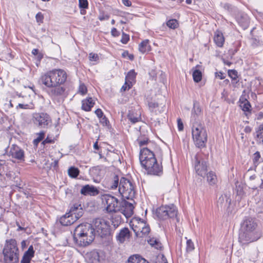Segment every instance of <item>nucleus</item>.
<instances>
[{
	"mask_svg": "<svg viewBox=\"0 0 263 263\" xmlns=\"http://www.w3.org/2000/svg\"><path fill=\"white\" fill-rule=\"evenodd\" d=\"M148 243L157 249H160L162 247L161 243L159 240L155 238H151L147 240Z\"/></svg>",
	"mask_w": 263,
	"mask_h": 263,
	"instance_id": "32",
	"label": "nucleus"
},
{
	"mask_svg": "<svg viewBox=\"0 0 263 263\" xmlns=\"http://www.w3.org/2000/svg\"><path fill=\"white\" fill-rule=\"evenodd\" d=\"M138 143L140 146H144L148 143V140L147 138H144L143 140H141L140 138L137 139Z\"/></svg>",
	"mask_w": 263,
	"mask_h": 263,
	"instance_id": "49",
	"label": "nucleus"
},
{
	"mask_svg": "<svg viewBox=\"0 0 263 263\" xmlns=\"http://www.w3.org/2000/svg\"><path fill=\"white\" fill-rule=\"evenodd\" d=\"M100 119V122L103 125H107V124L109 123V121L107 119V118L105 116H103L102 117H101Z\"/></svg>",
	"mask_w": 263,
	"mask_h": 263,
	"instance_id": "50",
	"label": "nucleus"
},
{
	"mask_svg": "<svg viewBox=\"0 0 263 263\" xmlns=\"http://www.w3.org/2000/svg\"><path fill=\"white\" fill-rule=\"evenodd\" d=\"M91 225L95 232L98 234L101 237L110 234V226L109 222L103 218H97L93 220Z\"/></svg>",
	"mask_w": 263,
	"mask_h": 263,
	"instance_id": "7",
	"label": "nucleus"
},
{
	"mask_svg": "<svg viewBox=\"0 0 263 263\" xmlns=\"http://www.w3.org/2000/svg\"><path fill=\"white\" fill-rule=\"evenodd\" d=\"M119 192L123 198L132 199L135 195L134 186L128 179L122 177L119 185Z\"/></svg>",
	"mask_w": 263,
	"mask_h": 263,
	"instance_id": "8",
	"label": "nucleus"
},
{
	"mask_svg": "<svg viewBox=\"0 0 263 263\" xmlns=\"http://www.w3.org/2000/svg\"><path fill=\"white\" fill-rule=\"evenodd\" d=\"M80 193L84 196H95L99 194V191L93 185L86 184L82 186Z\"/></svg>",
	"mask_w": 263,
	"mask_h": 263,
	"instance_id": "15",
	"label": "nucleus"
},
{
	"mask_svg": "<svg viewBox=\"0 0 263 263\" xmlns=\"http://www.w3.org/2000/svg\"><path fill=\"white\" fill-rule=\"evenodd\" d=\"M80 173L79 169L74 166L70 167L68 171L69 176L71 178H76L78 177Z\"/></svg>",
	"mask_w": 263,
	"mask_h": 263,
	"instance_id": "35",
	"label": "nucleus"
},
{
	"mask_svg": "<svg viewBox=\"0 0 263 263\" xmlns=\"http://www.w3.org/2000/svg\"><path fill=\"white\" fill-rule=\"evenodd\" d=\"M34 251L33 250V246L31 245L29 246L27 251L24 253L23 257L31 260V259L34 256Z\"/></svg>",
	"mask_w": 263,
	"mask_h": 263,
	"instance_id": "31",
	"label": "nucleus"
},
{
	"mask_svg": "<svg viewBox=\"0 0 263 263\" xmlns=\"http://www.w3.org/2000/svg\"><path fill=\"white\" fill-rule=\"evenodd\" d=\"M240 106L245 112H250L251 111V105L248 101H245L244 103L240 105Z\"/></svg>",
	"mask_w": 263,
	"mask_h": 263,
	"instance_id": "38",
	"label": "nucleus"
},
{
	"mask_svg": "<svg viewBox=\"0 0 263 263\" xmlns=\"http://www.w3.org/2000/svg\"><path fill=\"white\" fill-rule=\"evenodd\" d=\"M4 263H18L20 252L14 239H7L3 250Z\"/></svg>",
	"mask_w": 263,
	"mask_h": 263,
	"instance_id": "5",
	"label": "nucleus"
},
{
	"mask_svg": "<svg viewBox=\"0 0 263 263\" xmlns=\"http://www.w3.org/2000/svg\"><path fill=\"white\" fill-rule=\"evenodd\" d=\"M225 199L227 200V195H222L218 198L217 202H218V204H220L221 205L224 202Z\"/></svg>",
	"mask_w": 263,
	"mask_h": 263,
	"instance_id": "52",
	"label": "nucleus"
},
{
	"mask_svg": "<svg viewBox=\"0 0 263 263\" xmlns=\"http://www.w3.org/2000/svg\"><path fill=\"white\" fill-rule=\"evenodd\" d=\"M228 75L232 80H236L238 78V72L234 69L229 70Z\"/></svg>",
	"mask_w": 263,
	"mask_h": 263,
	"instance_id": "40",
	"label": "nucleus"
},
{
	"mask_svg": "<svg viewBox=\"0 0 263 263\" xmlns=\"http://www.w3.org/2000/svg\"><path fill=\"white\" fill-rule=\"evenodd\" d=\"M129 40V35L125 33L124 32H122V38L121 40V42L124 44H126Z\"/></svg>",
	"mask_w": 263,
	"mask_h": 263,
	"instance_id": "43",
	"label": "nucleus"
},
{
	"mask_svg": "<svg viewBox=\"0 0 263 263\" xmlns=\"http://www.w3.org/2000/svg\"><path fill=\"white\" fill-rule=\"evenodd\" d=\"M146 170L147 174L149 175H156L160 176L163 174V167L161 164H159L156 160L154 162L151 163L149 168L147 166V165L143 166Z\"/></svg>",
	"mask_w": 263,
	"mask_h": 263,
	"instance_id": "14",
	"label": "nucleus"
},
{
	"mask_svg": "<svg viewBox=\"0 0 263 263\" xmlns=\"http://www.w3.org/2000/svg\"><path fill=\"white\" fill-rule=\"evenodd\" d=\"M45 136V133L41 132L37 134V137L33 140L34 145L37 146L40 142H41L44 139Z\"/></svg>",
	"mask_w": 263,
	"mask_h": 263,
	"instance_id": "39",
	"label": "nucleus"
},
{
	"mask_svg": "<svg viewBox=\"0 0 263 263\" xmlns=\"http://www.w3.org/2000/svg\"><path fill=\"white\" fill-rule=\"evenodd\" d=\"M95 104V102L92 98H87L82 101V109L86 111H89Z\"/></svg>",
	"mask_w": 263,
	"mask_h": 263,
	"instance_id": "24",
	"label": "nucleus"
},
{
	"mask_svg": "<svg viewBox=\"0 0 263 263\" xmlns=\"http://www.w3.org/2000/svg\"><path fill=\"white\" fill-rule=\"evenodd\" d=\"M35 18L37 23H42L44 18L43 15L41 12H39L36 14Z\"/></svg>",
	"mask_w": 263,
	"mask_h": 263,
	"instance_id": "48",
	"label": "nucleus"
},
{
	"mask_svg": "<svg viewBox=\"0 0 263 263\" xmlns=\"http://www.w3.org/2000/svg\"><path fill=\"white\" fill-rule=\"evenodd\" d=\"M98 18L101 21L108 20L109 18V15L108 14H102L99 16Z\"/></svg>",
	"mask_w": 263,
	"mask_h": 263,
	"instance_id": "53",
	"label": "nucleus"
},
{
	"mask_svg": "<svg viewBox=\"0 0 263 263\" xmlns=\"http://www.w3.org/2000/svg\"><path fill=\"white\" fill-rule=\"evenodd\" d=\"M177 126L178 129L179 131H182L183 130L184 126L183 122L180 118H178L177 119Z\"/></svg>",
	"mask_w": 263,
	"mask_h": 263,
	"instance_id": "51",
	"label": "nucleus"
},
{
	"mask_svg": "<svg viewBox=\"0 0 263 263\" xmlns=\"http://www.w3.org/2000/svg\"><path fill=\"white\" fill-rule=\"evenodd\" d=\"M194 249V243L191 239H189L186 241V250L187 252H191Z\"/></svg>",
	"mask_w": 263,
	"mask_h": 263,
	"instance_id": "41",
	"label": "nucleus"
},
{
	"mask_svg": "<svg viewBox=\"0 0 263 263\" xmlns=\"http://www.w3.org/2000/svg\"><path fill=\"white\" fill-rule=\"evenodd\" d=\"M31 260L22 257L21 263H30Z\"/></svg>",
	"mask_w": 263,
	"mask_h": 263,
	"instance_id": "64",
	"label": "nucleus"
},
{
	"mask_svg": "<svg viewBox=\"0 0 263 263\" xmlns=\"http://www.w3.org/2000/svg\"><path fill=\"white\" fill-rule=\"evenodd\" d=\"M89 59L91 61L96 62L99 60V56L96 53H90L89 54Z\"/></svg>",
	"mask_w": 263,
	"mask_h": 263,
	"instance_id": "47",
	"label": "nucleus"
},
{
	"mask_svg": "<svg viewBox=\"0 0 263 263\" xmlns=\"http://www.w3.org/2000/svg\"><path fill=\"white\" fill-rule=\"evenodd\" d=\"M127 118L132 123L135 124L141 120V112L136 110H130L127 114Z\"/></svg>",
	"mask_w": 263,
	"mask_h": 263,
	"instance_id": "19",
	"label": "nucleus"
},
{
	"mask_svg": "<svg viewBox=\"0 0 263 263\" xmlns=\"http://www.w3.org/2000/svg\"><path fill=\"white\" fill-rule=\"evenodd\" d=\"M157 259L158 261L155 263H168L166 257L163 254L158 255Z\"/></svg>",
	"mask_w": 263,
	"mask_h": 263,
	"instance_id": "42",
	"label": "nucleus"
},
{
	"mask_svg": "<svg viewBox=\"0 0 263 263\" xmlns=\"http://www.w3.org/2000/svg\"><path fill=\"white\" fill-rule=\"evenodd\" d=\"M156 159L154 153L148 148L145 147L141 149L139 159L143 167L147 165L149 168L151 163L154 162Z\"/></svg>",
	"mask_w": 263,
	"mask_h": 263,
	"instance_id": "11",
	"label": "nucleus"
},
{
	"mask_svg": "<svg viewBox=\"0 0 263 263\" xmlns=\"http://www.w3.org/2000/svg\"><path fill=\"white\" fill-rule=\"evenodd\" d=\"M192 137L195 145L198 148L205 146L207 134L203 124L192 125Z\"/></svg>",
	"mask_w": 263,
	"mask_h": 263,
	"instance_id": "6",
	"label": "nucleus"
},
{
	"mask_svg": "<svg viewBox=\"0 0 263 263\" xmlns=\"http://www.w3.org/2000/svg\"><path fill=\"white\" fill-rule=\"evenodd\" d=\"M136 76V73L134 70H130L126 76L125 81L130 83V84H128V89L132 87V83L135 81Z\"/></svg>",
	"mask_w": 263,
	"mask_h": 263,
	"instance_id": "28",
	"label": "nucleus"
},
{
	"mask_svg": "<svg viewBox=\"0 0 263 263\" xmlns=\"http://www.w3.org/2000/svg\"><path fill=\"white\" fill-rule=\"evenodd\" d=\"M54 142L53 140L49 138V137H47L43 141L42 144L45 145L47 143H52Z\"/></svg>",
	"mask_w": 263,
	"mask_h": 263,
	"instance_id": "59",
	"label": "nucleus"
},
{
	"mask_svg": "<svg viewBox=\"0 0 263 263\" xmlns=\"http://www.w3.org/2000/svg\"><path fill=\"white\" fill-rule=\"evenodd\" d=\"M67 74L62 69H54L43 74L40 78L39 82L42 85L50 88L48 93L51 97L62 96L65 88L61 86L66 81Z\"/></svg>",
	"mask_w": 263,
	"mask_h": 263,
	"instance_id": "1",
	"label": "nucleus"
},
{
	"mask_svg": "<svg viewBox=\"0 0 263 263\" xmlns=\"http://www.w3.org/2000/svg\"><path fill=\"white\" fill-rule=\"evenodd\" d=\"M9 153L13 158L18 160H22L24 156V151L17 146H13Z\"/></svg>",
	"mask_w": 263,
	"mask_h": 263,
	"instance_id": "22",
	"label": "nucleus"
},
{
	"mask_svg": "<svg viewBox=\"0 0 263 263\" xmlns=\"http://www.w3.org/2000/svg\"><path fill=\"white\" fill-rule=\"evenodd\" d=\"M87 0H79V7L81 8L86 9L88 7Z\"/></svg>",
	"mask_w": 263,
	"mask_h": 263,
	"instance_id": "46",
	"label": "nucleus"
},
{
	"mask_svg": "<svg viewBox=\"0 0 263 263\" xmlns=\"http://www.w3.org/2000/svg\"><path fill=\"white\" fill-rule=\"evenodd\" d=\"M95 112L99 118H100L101 117L104 116L103 111L100 108L96 109Z\"/></svg>",
	"mask_w": 263,
	"mask_h": 263,
	"instance_id": "57",
	"label": "nucleus"
},
{
	"mask_svg": "<svg viewBox=\"0 0 263 263\" xmlns=\"http://www.w3.org/2000/svg\"><path fill=\"white\" fill-rule=\"evenodd\" d=\"M132 229L135 232L136 235H139L140 229L141 228H144L148 225L141 219H135L132 221Z\"/></svg>",
	"mask_w": 263,
	"mask_h": 263,
	"instance_id": "18",
	"label": "nucleus"
},
{
	"mask_svg": "<svg viewBox=\"0 0 263 263\" xmlns=\"http://www.w3.org/2000/svg\"><path fill=\"white\" fill-rule=\"evenodd\" d=\"M94 238L93 229L90 223L79 224L74 231V240L80 247L89 245L93 240Z\"/></svg>",
	"mask_w": 263,
	"mask_h": 263,
	"instance_id": "4",
	"label": "nucleus"
},
{
	"mask_svg": "<svg viewBox=\"0 0 263 263\" xmlns=\"http://www.w3.org/2000/svg\"><path fill=\"white\" fill-rule=\"evenodd\" d=\"M193 78L194 81L196 82H199L202 79V73L201 72L198 70L196 69L193 72Z\"/></svg>",
	"mask_w": 263,
	"mask_h": 263,
	"instance_id": "36",
	"label": "nucleus"
},
{
	"mask_svg": "<svg viewBox=\"0 0 263 263\" xmlns=\"http://www.w3.org/2000/svg\"><path fill=\"white\" fill-rule=\"evenodd\" d=\"M127 263H148V262L139 255L135 254L129 257Z\"/></svg>",
	"mask_w": 263,
	"mask_h": 263,
	"instance_id": "26",
	"label": "nucleus"
},
{
	"mask_svg": "<svg viewBox=\"0 0 263 263\" xmlns=\"http://www.w3.org/2000/svg\"><path fill=\"white\" fill-rule=\"evenodd\" d=\"M119 180L118 176L114 174L112 177H110L106 182V186L109 189H116L119 185Z\"/></svg>",
	"mask_w": 263,
	"mask_h": 263,
	"instance_id": "23",
	"label": "nucleus"
},
{
	"mask_svg": "<svg viewBox=\"0 0 263 263\" xmlns=\"http://www.w3.org/2000/svg\"><path fill=\"white\" fill-rule=\"evenodd\" d=\"M70 213L73 214V216L79 219L83 215V210L81 204H74L70 210Z\"/></svg>",
	"mask_w": 263,
	"mask_h": 263,
	"instance_id": "21",
	"label": "nucleus"
},
{
	"mask_svg": "<svg viewBox=\"0 0 263 263\" xmlns=\"http://www.w3.org/2000/svg\"><path fill=\"white\" fill-rule=\"evenodd\" d=\"M128 84H130V83L125 81V84L122 86V87L121 88V91H125L127 89H128Z\"/></svg>",
	"mask_w": 263,
	"mask_h": 263,
	"instance_id": "58",
	"label": "nucleus"
},
{
	"mask_svg": "<svg viewBox=\"0 0 263 263\" xmlns=\"http://www.w3.org/2000/svg\"><path fill=\"white\" fill-rule=\"evenodd\" d=\"M111 35L115 37H117L120 35V32L117 30L116 28H113L111 30Z\"/></svg>",
	"mask_w": 263,
	"mask_h": 263,
	"instance_id": "55",
	"label": "nucleus"
},
{
	"mask_svg": "<svg viewBox=\"0 0 263 263\" xmlns=\"http://www.w3.org/2000/svg\"><path fill=\"white\" fill-rule=\"evenodd\" d=\"M207 181L211 185H215L217 183V178L215 173L212 171L206 173Z\"/></svg>",
	"mask_w": 263,
	"mask_h": 263,
	"instance_id": "27",
	"label": "nucleus"
},
{
	"mask_svg": "<svg viewBox=\"0 0 263 263\" xmlns=\"http://www.w3.org/2000/svg\"><path fill=\"white\" fill-rule=\"evenodd\" d=\"M252 160L254 166L256 167L259 164L263 161L259 152H256L253 155Z\"/></svg>",
	"mask_w": 263,
	"mask_h": 263,
	"instance_id": "30",
	"label": "nucleus"
},
{
	"mask_svg": "<svg viewBox=\"0 0 263 263\" xmlns=\"http://www.w3.org/2000/svg\"><path fill=\"white\" fill-rule=\"evenodd\" d=\"M32 120L34 124L40 128H47L52 122L50 116L44 112L34 114Z\"/></svg>",
	"mask_w": 263,
	"mask_h": 263,
	"instance_id": "10",
	"label": "nucleus"
},
{
	"mask_svg": "<svg viewBox=\"0 0 263 263\" xmlns=\"http://www.w3.org/2000/svg\"><path fill=\"white\" fill-rule=\"evenodd\" d=\"M224 73L222 72H216L215 76L216 77H218L220 80H223L225 78V76H224Z\"/></svg>",
	"mask_w": 263,
	"mask_h": 263,
	"instance_id": "60",
	"label": "nucleus"
},
{
	"mask_svg": "<svg viewBox=\"0 0 263 263\" xmlns=\"http://www.w3.org/2000/svg\"><path fill=\"white\" fill-rule=\"evenodd\" d=\"M254 139L258 145L263 147V123L255 128Z\"/></svg>",
	"mask_w": 263,
	"mask_h": 263,
	"instance_id": "17",
	"label": "nucleus"
},
{
	"mask_svg": "<svg viewBox=\"0 0 263 263\" xmlns=\"http://www.w3.org/2000/svg\"><path fill=\"white\" fill-rule=\"evenodd\" d=\"M177 210L173 204L162 205L156 209V215L160 220L174 218L177 216Z\"/></svg>",
	"mask_w": 263,
	"mask_h": 263,
	"instance_id": "9",
	"label": "nucleus"
},
{
	"mask_svg": "<svg viewBox=\"0 0 263 263\" xmlns=\"http://www.w3.org/2000/svg\"><path fill=\"white\" fill-rule=\"evenodd\" d=\"M139 235H136L138 237H144L147 236L150 232V228L148 226L140 229Z\"/></svg>",
	"mask_w": 263,
	"mask_h": 263,
	"instance_id": "34",
	"label": "nucleus"
},
{
	"mask_svg": "<svg viewBox=\"0 0 263 263\" xmlns=\"http://www.w3.org/2000/svg\"><path fill=\"white\" fill-rule=\"evenodd\" d=\"M101 171L102 170L100 166H96L90 169V173L93 177H98L101 176Z\"/></svg>",
	"mask_w": 263,
	"mask_h": 263,
	"instance_id": "33",
	"label": "nucleus"
},
{
	"mask_svg": "<svg viewBox=\"0 0 263 263\" xmlns=\"http://www.w3.org/2000/svg\"><path fill=\"white\" fill-rule=\"evenodd\" d=\"M77 220L73 214L69 212L62 216L60 218V222L62 225L68 226L73 224Z\"/></svg>",
	"mask_w": 263,
	"mask_h": 263,
	"instance_id": "16",
	"label": "nucleus"
},
{
	"mask_svg": "<svg viewBox=\"0 0 263 263\" xmlns=\"http://www.w3.org/2000/svg\"><path fill=\"white\" fill-rule=\"evenodd\" d=\"M258 224L254 218L246 217L240 224L238 242L242 246H247L257 241L260 237L257 230Z\"/></svg>",
	"mask_w": 263,
	"mask_h": 263,
	"instance_id": "2",
	"label": "nucleus"
},
{
	"mask_svg": "<svg viewBox=\"0 0 263 263\" xmlns=\"http://www.w3.org/2000/svg\"><path fill=\"white\" fill-rule=\"evenodd\" d=\"M122 3L126 6L130 7L132 6V2L129 0H122Z\"/></svg>",
	"mask_w": 263,
	"mask_h": 263,
	"instance_id": "62",
	"label": "nucleus"
},
{
	"mask_svg": "<svg viewBox=\"0 0 263 263\" xmlns=\"http://www.w3.org/2000/svg\"><path fill=\"white\" fill-rule=\"evenodd\" d=\"M223 7L225 10H228L229 11L232 10V5L228 3L224 4L223 5Z\"/></svg>",
	"mask_w": 263,
	"mask_h": 263,
	"instance_id": "61",
	"label": "nucleus"
},
{
	"mask_svg": "<svg viewBox=\"0 0 263 263\" xmlns=\"http://www.w3.org/2000/svg\"><path fill=\"white\" fill-rule=\"evenodd\" d=\"M214 41L217 46L221 47L224 42V38L222 33L216 30L214 33Z\"/></svg>",
	"mask_w": 263,
	"mask_h": 263,
	"instance_id": "25",
	"label": "nucleus"
},
{
	"mask_svg": "<svg viewBox=\"0 0 263 263\" xmlns=\"http://www.w3.org/2000/svg\"><path fill=\"white\" fill-rule=\"evenodd\" d=\"M202 117V111L199 103L194 101L190 120L192 125L203 124L201 122Z\"/></svg>",
	"mask_w": 263,
	"mask_h": 263,
	"instance_id": "12",
	"label": "nucleus"
},
{
	"mask_svg": "<svg viewBox=\"0 0 263 263\" xmlns=\"http://www.w3.org/2000/svg\"><path fill=\"white\" fill-rule=\"evenodd\" d=\"M79 91L83 95L86 94L87 92V88L85 87V86H84L83 85H80V88H79Z\"/></svg>",
	"mask_w": 263,
	"mask_h": 263,
	"instance_id": "56",
	"label": "nucleus"
},
{
	"mask_svg": "<svg viewBox=\"0 0 263 263\" xmlns=\"http://www.w3.org/2000/svg\"><path fill=\"white\" fill-rule=\"evenodd\" d=\"M251 131H252V128L249 126H246L245 129H244V132L246 133H250L251 132Z\"/></svg>",
	"mask_w": 263,
	"mask_h": 263,
	"instance_id": "63",
	"label": "nucleus"
},
{
	"mask_svg": "<svg viewBox=\"0 0 263 263\" xmlns=\"http://www.w3.org/2000/svg\"><path fill=\"white\" fill-rule=\"evenodd\" d=\"M102 203L108 213L121 212L126 217L131 216L133 214L134 206L133 204L127 201L122 202V207L118 199L110 194H104L101 197Z\"/></svg>",
	"mask_w": 263,
	"mask_h": 263,
	"instance_id": "3",
	"label": "nucleus"
},
{
	"mask_svg": "<svg viewBox=\"0 0 263 263\" xmlns=\"http://www.w3.org/2000/svg\"><path fill=\"white\" fill-rule=\"evenodd\" d=\"M149 41L145 40L139 45V50L142 53H144L151 50V47L148 44Z\"/></svg>",
	"mask_w": 263,
	"mask_h": 263,
	"instance_id": "29",
	"label": "nucleus"
},
{
	"mask_svg": "<svg viewBox=\"0 0 263 263\" xmlns=\"http://www.w3.org/2000/svg\"><path fill=\"white\" fill-rule=\"evenodd\" d=\"M167 26L171 29H175L178 26V22L175 19H172L168 21L166 23Z\"/></svg>",
	"mask_w": 263,
	"mask_h": 263,
	"instance_id": "37",
	"label": "nucleus"
},
{
	"mask_svg": "<svg viewBox=\"0 0 263 263\" xmlns=\"http://www.w3.org/2000/svg\"><path fill=\"white\" fill-rule=\"evenodd\" d=\"M148 106L153 111L154 109L158 107V104L157 103L151 102L148 103Z\"/></svg>",
	"mask_w": 263,
	"mask_h": 263,
	"instance_id": "54",
	"label": "nucleus"
},
{
	"mask_svg": "<svg viewBox=\"0 0 263 263\" xmlns=\"http://www.w3.org/2000/svg\"><path fill=\"white\" fill-rule=\"evenodd\" d=\"M130 236V232L127 228L121 229L117 235L116 238L120 243H123L126 239H128Z\"/></svg>",
	"mask_w": 263,
	"mask_h": 263,
	"instance_id": "20",
	"label": "nucleus"
},
{
	"mask_svg": "<svg viewBox=\"0 0 263 263\" xmlns=\"http://www.w3.org/2000/svg\"><path fill=\"white\" fill-rule=\"evenodd\" d=\"M16 109H27L31 108L30 104H24V103H19L16 107Z\"/></svg>",
	"mask_w": 263,
	"mask_h": 263,
	"instance_id": "44",
	"label": "nucleus"
},
{
	"mask_svg": "<svg viewBox=\"0 0 263 263\" xmlns=\"http://www.w3.org/2000/svg\"><path fill=\"white\" fill-rule=\"evenodd\" d=\"M194 169L196 174L204 177L208 171L206 162L197 154L195 156Z\"/></svg>",
	"mask_w": 263,
	"mask_h": 263,
	"instance_id": "13",
	"label": "nucleus"
},
{
	"mask_svg": "<svg viewBox=\"0 0 263 263\" xmlns=\"http://www.w3.org/2000/svg\"><path fill=\"white\" fill-rule=\"evenodd\" d=\"M90 255L93 257V259L92 260V263H96L99 260V253L97 252H93L90 253Z\"/></svg>",
	"mask_w": 263,
	"mask_h": 263,
	"instance_id": "45",
	"label": "nucleus"
}]
</instances>
